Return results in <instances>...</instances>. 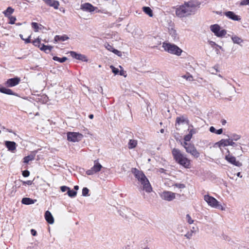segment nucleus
<instances>
[{
	"label": "nucleus",
	"mask_w": 249,
	"mask_h": 249,
	"mask_svg": "<svg viewBox=\"0 0 249 249\" xmlns=\"http://www.w3.org/2000/svg\"><path fill=\"white\" fill-rule=\"evenodd\" d=\"M132 172L137 178L138 183L141 189L147 193H150L152 191V188L148 179L142 171L137 168H133Z\"/></svg>",
	"instance_id": "nucleus-1"
},
{
	"label": "nucleus",
	"mask_w": 249,
	"mask_h": 249,
	"mask_svg": "<svg viewBox=\"0 0 249 249\" xmlns=\"http://www.w3.org/2000/svg\"><path fill=\"white\" fill-rule=\"evenodd\" d=\"M172 153L175 161L185 168H190L191 161L186 158L181 151L176 148L172 150Z\"/></svg>",
	"instance_id": "nucleus-2"
},
{
	"label": "nucleus",
	"mask_w": 249,
	"mask_h": 249,
	"mask_svg": "<svg viewBox=\"0 0 249 249\" xmlns=\"http://www.w3.org/2000/svg\"><path fill=\"white\" fill-rule=\"evenodd\" d=\"M164 50L169 53L177 56H180L182 53V50L178 46L169 42H164L162 45Z\"/></svg>",
	"instance_id": "nucleus-3"
},
{
	"label": "nucleus",
	"mask_w": 249,
	"mask_h": 249,
	"mask_svg": "<svg viewBox=\"0 0 249 249\" xmlns=\"http://www.w3.org/2000/svg\"><path fill=\"white\" fill-rule=\"evenodd\" d=\"M204 200L207 203L209 206L212 208L219 209L222 211H225V209L220 204L215 198L208 195L204 196Z\"/></svg>",
	"instance_id": "nucleus-4"
},
{
	"label": "nucleus",
	"mask_w": 249,
	"mask_h": 249,
	"mask_svg": "<svg viewBox=\"0 0 249 249\" xmlns=\"http://www.w3.org/2000/svg\"><path fill=\"white\" fill-rule=\"evenodd\" d=\"M210 29L214 35L218 37H223L227 34V31L217 24L211 25Z\"/></svg>",
	"instance_id": "nucleus-5"
},
{
	"label": "nucleus",
	"mask_w": 249,
	"mask_h": 249,
	"mask_svg": "<svg viewBox=\"0 0 249 249\" xmlns=\"http://www.w3.org/2000/svg\"><path fill=\"white\" fill-rule=\"evenodd\" d=\"M188 16L194 14L198 9V5L196 2L189 1L184 4Z\"/></svg>",
	"instance_id": "nucleus-6"
},
{
	"label": "nucleus",
	"mask_w": 249,
	"mask_h": 249,
	"mask_svg": "<svg viewBox=\"0 0 249 249\" xmlns=\"http://www.w3.org/2000/svg\"><path fill=\"white\" fill-rule=\"evenodd\" d=\"M243 145L241 142H232L231 144V150L233 154L237 157H240L242 155L243 153V148L242 145Z\"/></svg>",
	"instance_id": "nucleus-7"
},
{
	"label": "nucleus",
	"mask_w": 249,
	"mask_h": 249,
	"mask_svg": "<svg viewBox=\"0 0 249 249\" xmlns=\"http://www.w3.org/2000/svg\"><path fill=\"white\" fill-rule=\"evenodd\" d=\"M103 168L102 165L98 162V160H95L94 161V165L90 169L86 171V174L88 175H92L96 174L101 170Z\"/></svg>",
	"instance_id": "nucleus-8"
},
{
	"label": "nucleus",
	"mask_w": 249,
	"mask_h": 249,
	"mask_svg": "<svg viewBox=\"0 0 249 249\" xmlns=\"http://www.w3.org/2000/svg\"><path fill=\"white\" fill-rule=\"evenodd\" d=\"M160 197L164 200L171 201L176 198V194L171 191H164L160 194Z\"/></svg>",
	"instance_id": "nucleus-9"
},
{
	"label": "nucleus",
	"mask_w": 249,
	"mask_h": 249,
	"mask_svg": "<svg viewBox=\"0 0 249 249\" xmlns=\"http://www.w3.org/2000/svg\"><path fill=\"white\" fill-rule=\"evenodd\" d=\"M83 138V135L77 132H69L67 133V139L72 142H78Z\"/></svg>",
	"instance_id": "nucleus-10"
},
{
	"label": "nucleus",
	"mask_w": 249,
	"mask_h": 249,
	"mask_svg": "<svg viewBox=\"0 0 249 249\" xmlns=\"http://www.w3.org/2000/svg\"><path fill=\"white\" fill-rule=\"evenodd\" d=\"M228 154L227 155L225 158V160L227 161L238 167H240L242 166V163H241L239 161H237L236 160L235 157H234L231 154L229 151H228Z\"/></svg>",
	"instance_id": "nucleus-11"
},
{
	"label": "nucleus",
	"mask_w": 249,
	"mask_h": 249,
	"mask_svg": "<svg viewBox=\"0 0 249 249\" xmlns=\"http://www.w3.org/2000/svg\"><path fill=\"white\" fill-rule=\"evenodd\" d=\"M176 14L177 16L179 18H183L188 16L186 8L183 5L178 7L176 10Z\"/></svg>",
	"instance_id": "nucleus-12"
},
{
	"label": "nucleus",
	"mask_w": 249,
	"mask_h": 249,
	"mask_svg": "<svg viewBox=\"0 0 249 249\" xmlns=\"http://www.w3.org/2000/svg\"><path fill=\"white\" fill-rule=\"evenodd\" d=\"M80 9L83 11L92 12L97 9V8L93 6L91 4L87 2L82 4L80 6Z\"/></svg>",
	"instance_id": "nucleus-13"
},
{
	"label": "nucleus",
	"mask_w": 249,
	"mask_h": 249,
	"mask_svg": "<svg viewBox=\"0 0 249 249\" xmlns=\"http://www.w3.org/2000/svg\"><path fill=\"white\" fill-rule=\"evenodd\" d=\"M186 151L195 158H198L200 156V153L193 144L188 146Z\"/></svg>",
	"instance_id": "nucleus-14"
},
{
	"label": "nucleus",
	"mask_w": 249,
	"mask_h": 249,
	"mask_svg": "<svg viewBox=\"0 0 249 249\" xmlns=\"http://www.w3.org/2000/svg\"><path fill=\"white\" fill-rule=\"evenodd\" d=\"M20 81V79L18 77H15L9 79L5 83V85L8 87H13L18 85Z\"/></svg>",
	"instance_id": "nucleus-15"
},
{
	"label": "nucleus",
	"mask_w": 249,
	"mask_h": 249,
	"mask_svg": "<svg viewBox=\"0 0 249 249\" xmlns=\"http://www.w3.org/2000/svg\"><path fill=\"white\" fill-rule=\"evenodd\" d=\"M71 55L74 58L77 60H81L83 61L87 62L88 61V59H87L86 56L85 55L80 54V53H77L75 52H71L70 53Z\"/></svg>",
	"instance_id": "nucleus-16"
},
{
	"label": "nucleus",
	"mask_w": 249,
	"mask_h": 249,
	"mask_svg": "<svg viewBox=\"0 0 249 249\" xmlns=\"http://www.w3.org/2000/svg\"><path fill=\"white\" fill-rule=\"evenodd\" d=\"M225 15L228 18L234 21H239L241 19V18L239 16L236 15L234 12L231 11L225 12Z\"/></svg>",
	"instance_id": "nucleus-17"
},
{
	"label": "nucleus",
	"mask_w": 249,
	"mask_h": 249,
	"mask_svg": "<svg viewBox=\"0 0 249 249\" xmlns=\"http://www.w3.org/2000/svg\"><path fill=\"white\" fill-rule=\"evenodd\" d=\"M5 145L9 151L14 152L16 149L17 144L14 142L6 141L5 142Z\"/></svg>",
	"instance_id": "nucleus-18"
},
{
	"label": "nucleus",
	"mask_w": 249,
	"mask_h": 249,
	"mask_svg": "<svg viewBox=\"0 0 249 249\" xmlns=\"http://www.w3.org/2000/svg\"><path fill=\"white\" fill-rule=\"evenodd\" d=\"M232 141L228 139H222L218 142H216L215 144L217 145L218 147H225L227 146H231Z\"/></svg>",
	"instance_id": "nucleus-19"
},
{
	"label": "nucleus",
	"mask_w": 249,
	"mask_h": 249,
	"mask_svg": "<svg viewBox=\"0 0 249 249\" xmlns=\"http://www.w3.org/2000/svg\"><path fill=\"white\" fill-rule=\"evenodd\" d=\"M44 2L50 6L53 7L55 9H58L59 2L54 0H43Z\"/></svg>",
	"instance_id": "nucleus-20"
},
{
	"label": "nucleus",
	"mask_w": 249,
	"mask_h": 249,
	"mask_svg": "<svg viewBox=\"0 0 249 249\" xmlns=\"http://www.w3.org/2000/svg\"><path fill=\"white\" fill-rule=\"evenodd\" d=\"M45 218L46 220L51 224H52L54 223V219L53 217L49 211H47L45 213Z\"/></svg>",
	"instance_id": "nucleus-21"
},
{
	"label": "nucleus",
	"mask_w": 249,
	"mask_h": 249,
	"mask_svg": "<svg viewBox=\"0 0 249 249\" xmlns=\"http://www.w3.org/2000/svg\"><path fill=\"white\" fill-rule=\"evenodd\" d=\"M36 199H32L29 197H24L22 199L21 203L25 205H30L35 203Z\"/></svg>",
	"instance_id": "nucleus-22"
},
{
	"label": "nucleus",
	"mask_w": 249,
	"mask_h": 249,
	"mask_svg": "<svg viewBox=\"0 0 249 249\" xmlns=\"http://www.w3.org/2000/svg\"><path fill=\"white\" fill-rule=\"evenodd\" d=\"M0 92L8 95H15V93L11 89H6L2 86L1 85H0Z\"/></svg>",
	"instance_id": "nucleus-23"
},
{
	"label": "nucleus",
	"mask_w": 249,
	"mask_h": 249,
	"mask_svg": "<svg viewBox=\"0 0 249 249\" xmlns=\"http://www.w3.org/2000/svg\"><path fill=\"white\" fill-rule=\"evenodd\" d=\"M36 156V153L32 152L30 155H28L23 159V162L25 163H28L30 161L34 160Z\"/></svg>",
	"instance_id": "nucleus-24"
},
{
	"label": "nucleus",
	"mask_w": 249,
	"mask_h": 249,
	"mask_svg": "<svg viewBox=\"0 0 249 249\" xmlns=\"http://www.w3.org/2000/svg\"><path fill=\"white\" fill-rule=\"evenodd\" d=\"M14 9L11 7H8L6 10L4 11L2 13L5 17L8 18L11 16V15L14 13Z\"/></svg>",
	"instance_id": "nucleus-25"
},
{
	"label": "nucleus",
	"mask_w": 249,
	"mask_h": 249,
	"mask_svg": "<svg viewBox=\"0 0 249 249\" xmlns=\"http://www.w3.org/2000/svg\"><path fill=\"white\" fill-rule=\"evenodd\" d=\"M241 138V136L236 133H232L231 135V138H229L230 140L232 142H236L240 140Z\"/></svg>",
	"instance_id": "nucleus-26"
},
{
	"label": "nucleus",
	"mask_w": 249,
	"mask_h": 249,
	"mask_svg": "<svg viewBox=\"0 0 249 249\" xmlns=\"http://www.w3.org/2000/svg\"><path fill=\"white\" fill-rule=\"evenodd\" d=\"M169 34L174 40H175L178 38V35L176 30L173 28H171V29L169 30Z\"/></svg>",
	"instance_id": "nucleus-27"
},
{
	"label": "nucleus",
	"mask_w": 249,
	"mask_h": 249,
	"mask_svg": "<svg viewBox=\"0 0 249 249\" xmlns=\"http://www.w3.org/2000/svg\"><path fill=\"white\" fill-rule=\"evenodd\" d=\"M142 10L143 11L150 17L153 16V11L150 7L144 6L142 7Z\"/></svg>",
	"instance_id": "nucleus-28"
},
{
	"label": "nucleus",
	"mask_w": 249,
	"mask_h": 249,
	"mask_svg": "<svg viewBox=\"0 0 249 249\" xmlns=\"http://www.w3.org/2000/svg\"><path fill=\"white\" fill-rule=\"evenodd\" d=\"M53 49V47L51 46H47L44 44L41 45V46L40 47V49L41 51H44L46 53H49L51 52L52 49Z\"/></svg>",
	"instance_id": "nucleus-29"
},
{
	"label": "nucleus",
	"mask_w": 249,
	"mask_h": 249,
	"mask_svg": "<svg viewBox=\"0 0 249 249\" xmlns=\"http://www.w3.org/2000/svg\"><path fill=\"white\" fill-rule=\"evenodd\" d=\"M69 39V37L67 36L66 35H63L62 36H56L54 37V40L55 41L57 42L58 41L61 40V41H65Z\"/></svg>",
	"instance_id": "nucleus-30"
},
{
	"label": "nucleus",
	"mask_w": 249,
	"mask_h": 249,
	"mask_svg": "<svg viewBox=\"0 0 249 249\" xmlns=\"http://www.w3.org/2000/svg\"><path fill=\"white\" fill-rule=\"evenodd\" d=\"M137 145V141L135 140H130L128 143V147L129 149L135 148Z\"/></svg>",
	"instance_id": "nucleus-31"
},
{
	"label": "nucleus",
	"mask_w": 249,
	"mask_h": 249,
	"mask_svg": "<svg viewBox=\"0 0 249 249\" xmlns=\"http://www.w3.org/2000/svg\"><path fill=\"white\" fill-rule=\"evenodd\" d=\"M209 130L211 132L215 133L217 135H220L223 133V129L220 128L216 130L213 126H211Z\"/></svg>",
	"instance_id": "nucleus-32"
},
{
	"label": "nucleus",
	"mask_w": 249,
	"mask_h": 249,
	"mask_svg": "<svg viewBox=\"0 0 249 249\" xmlns=\"http://www.w3.org/2000/svg\"><path fill=\"white\" fill-rule=\"evenodd\" d=\"M186 122L187 123H188V121L186 120V118H185L183 117H178L176 119V125L177 124L179 125L180 124H183Z\"/></svg>",
	"instance_id": "nucleus-33"
},
{
	"label": "nucleus",
	"mask_w": 249,
	"mask_h": 249,
	"mask_svg": "<svg viewBox=\"0 0 249 249\" xmlns=\"http://www.w3.org/2000/svg\"><path fill=\"white\" fill-rule=\"evenodd\" d=\"M231 39L234 43L238 44H239L243 41L242 39L241 38H240L236 36H232L231 37Z\"/></svg>",
	"instance_id": "nucleus-34"
},
{
	"label": "nucleus",
	"mask_w": 249,
	"mask_h": 249,
	"mask_svg": "<svg viewBox=\"0 0 249 249\" xmlns=\"http://www.w3.org/2000/svg\"><path fill=\"white\" fill-rule=\"evenodd\" d=\"M181 77L189 81H192L194 80L193 76L189 73L183 75L181 76Z\"/></svg>",
	"instance_id": "nucleus-35"
},
{
	"label": "nucleus",
	"mask_w": 249,
	"mask_h": 249,
	"mask_svg": "<svg viewBox=\"0 0 249 249\" xmlns=\"http://www.w3.org/2000/svg\"><path fill=\"white\" fill-rule=\"evenodd\" d=\"M67 194L70 197H73L76 196L77 192L73 190H71L70 188H69L68 190Z\"/></svg>",
	"instance_id": "nucleus-36"
},
{
	"label": "nucleus",
	"mask_w": 249,
	"mask_h": 249,
	"mask_svg": "<svg viewBox=\"0 0 249 249\" xmlns=\"http://www.w3.org/2000/svg\"><path fill=\"white\" fill-rule=\"evenodd\" d=\"M53 59L55 61H57L59 62L63 63V62H65L67 59V58L66 57H63L62 58H59L57 56H54L53 57Z\"/></svg>",
	"instance_id": "nucleus-37"
},
{
	"label": "nucleus",
	"mask_w": 249,
	"mask_h": 249,
	"mask_svg": "<svg viewBox=\"0 0 249 249\" xmlns=\"http://www.w3.org/2000/svg\"><path fill=\"white\" fill-rule=\"evenodd\" d=\"M33 44L40 48L41 45V39L38 37L33 42Z\"/></svg>",
	"instance_id": "nucleus-38"
},
{
	"label": "nucleus",
	"mask_w": 249,
	"mask_h": 249,
	"mask_svg": "<svg viewBox=\"0 0 249 249\" xmlns=\"http://www.w3.org/2000/svg\"><path fill=\"white\" fill-rule=\"evenodd\" d=\"M8 18L9 19V21L8 23L10 24H14L15 23V21L17 20L16 18L15 17H14V16H12L8 17Z\"/></svg>",
	"instance_id": "nucleus-39"
},
{
	"label": "nucleus",
	"mask_w": 249,
	"mask_h": 249,
	"mask_svg": "<svg viewBox=\"0 0 249 249\" xmlns=\"http://www.w3.org/2000/svg\"><path fill=\"white\" fill-rule=\"evenodd\" d=\"M186 220L190 224H191L194 222V220L192 219L191 216L189 214H187L186 215Z\"/></svg>",
	"instance_id": "nucleus-40"
},
{
	"label": "nucleus",
	"mask_w": 249,
	"mask_h": 249,
	"mask_svg": "<svg viewBox=\"0 0 249 249\" xmlns=\"http://www.w3.org/2000/svg\"><path fill=\"white\" fill-rule=\"evenodd\" d=\"M32 27L34 29L35 32H38L39 30V25L36 22L32 23Z\"/></svg>",
	"instance_id": "nucleus-41"
},
{
	"label": "nucleus",
	"mask_w": 249,
	"mask_h": 249,
	"mask_svg": "<svg viewBox=\"0 0 249 249\" xmlns=\"http://www.w3.org/2000/svg\"><path fill=\"white\" fill-rule=\"evenodd\" d=\"M89 190L87 188L85 187L82 190V195L85 196H89Z\"/></svg>",
	"instance_id": "nucleus-42"
},
{
	"label": "nucleus",
	"mask_w": 249,
	"mask_h": 249,
	"mask_svg": "<svg viewBox=\"0 0 249 249\" xmlns=\"http://www.w3.org/2000/svg\"><path fill=\"white\" fill-rule=\"evenodd\" d=\"M192 136H191V135H190L189 134L185 135L184 136V140L186 142H189L190 141V140L192 138Z\"/></svg>",
	"instance_id": "nucleus-43"
},
{
	"label": "nucleus",
	"mask_w": 249,
	"mask_h": 249,
	"mask_svg": "<svg viewBox=\"0 0 249 249\" xmlns=\"http://www.w3.org/2000/svg\"><path fill=\"white\" fill-rule=\"evenodd\" d=\"M105 46H106V48L107 50H108L110 52H113V49H114L111 45L108 44H107Z\"/></svg>",
	"instance_id": "nucleus-44"
},
{
	"label": "nucleus",
	"mask_w": 249,
	"mask_h": 249,
	"mask_svg": "<svg viewBox=\"0 0 249 249\" xmlns=\"http://www.w3.org/2000/svg\"><path fill=\"white\" fill-rule=\"evenodd\" d=\"M113 53H114L115 54L119 56H121L122 55V53L118 51V50H116V49H113V52H112Z\"/></svg>",
	"instance_id": "nucleus-45"
},
{
	"label": "nucleus",
	"mask_w": 249,
	"mask_h": 249,
	"mask_svg": "<svg viewBox=\"0 0 249 249\" xmlns=\"http://www.w3.org/2000/svg\"><path fill=\"white\" fill-rule=\"evenodd\" d=\"M192 144L187 143V142L185 141L183 143H182V146L184 147L185 150H186V148H188V146L191 145Z\"/></svg>",
	"instance_id": "nucleus-46"
},
{
	"label": "nucleus",
	"mask_w": 249,
	"mask_h": 249,
	"mask_svg": "<svg viewBox=\"0 0 249 249\" xmlns=\"http://www.w3.org/2000/svg\"><path fill=\"white\" fill-rule=\"evenodd\" d=\"M110 68L112 70V72L115 74H117L119 72V70L118 69L115 68L113 66H111Z\"/></svg>",
	"instance_id": "nucleus-47"
},
{
	"label": "nucleus",
	"mask_w": 249,
	"mask_h": 249,
	"mask_svg": "<svg viewBox=\"0 0 249 249\" xmlns=\"http://www.w3.org/2000/svg\"><path fill=\"white\" fill-rule=\"evenodd\" d=\"M22 175L24 177H27L30 175V172L28 170H25L22 172Z\"/></svg>",
	"instance_id": "nucleus-48"
},
{
	"label": "nucleus",
	"mask_w": 249,
	"mask_h": 249,
	"mask_svg": "<svg viewBox=\"0 0 249 249\" xmlns=\"http://www.w3.org/2000/svg\"><path fill=\"white\" fill-rule=\"evenodd\" d=\"M197 131L195 129H191L189 130V134L192 137L193 134H195L196 133Z\"/></svg>",
	"instance_id": "nucleus-49"
},
{
	"label": "nucleus",
	"mask_w": 249,
	"mask_h": 249,
	"mask_svg": "<svg viewBox=\"0 0 249 249\" xmlns=\"http://www.w3.org/2000/svg\"><path fill=\"white\" fill-rule=\"evenodd\" d=\"M69 187H67L66 186H62L60 187V189H61V191L62 192H64L66 191H68V189H69Z\"/></svg>",
	"instance_id": "nucleus-50"
},
{
	"label": "nucleus",
	"mask_w": 249,
	"mask_h": 249,
	"mask_svg": "<svg viewBox=\"0 0 249 249\" xmlns=\"http://www.w3.org/2000/svg\"><path fill=\"white\" fill-rule=\"evenodd\" d=\"M174 186L178 188H184L185 187V185L183 184L179 183V184H175Z\"/></svg>",
	"instance_id": "nucleus-51"
},
{
	"label": "nucleus",
	"mask_w": 249,
	"mask_h": 249,
	"mask_svg": "<svg viewBox=\"0 0 249 249\" xmlns=\"http://www.w3.org/2000/svg\"><path fill=\"white\" fill-rule=\"evenodd\" d=\"M240 5H249L248 0H243L241 1V2H240Z\"/></svg>",
	"instance_id": "nucleus-52"
},
{
	"label": "nucleus",
	"mask_w": 249,
	"mask_h": 249,
	"mask_svg": "<svg viewBox=\"0 0 249 249\" xmlns=\"http://www.w3.org/2000/svg\"><path fill=\"white\" fill-rule=\"evenodd\" d=\"M208 43H209V44L210 46H211L212 47H213L214 46H216L217 45L216 43L215 42H214V41H209Z\"/></svg>",
	"instance_id": "nucleus-53"
},
{
	"label": "nucleus",
	"mask_w": 249,
	"mask_h": 249,
	"mask_svg": "<svg viewBox=\"0 0 249 249\" xmlns=\"http://www.w3.org/2000/svg\"><path fill=\"white\" fill-rule=\"evenodd\" d=\"M31 37V36L30 35L27 38L24 39L25 43H29L31 42V39H30Z\"/></svg>",
	"instance_id": "nucleus-54"
},
{
	"label": "nucleus",
	"mask_w": 249,
	"mask_h": 249,
	"mask_svg": "<svg viewBox=\"0 0 249 249\" xmlns=\"http://www.w3.org/2000/svg\"><path fill=\"white\" fill-rule=\"evenodd\" d=\"M23 183L25 184H28L30 185L32 184V181L31 180H27L26 181H23Z\"/></svg>",
	"instance_id": "nucleus-55"
},
{
	"label": "nucleus",
	"mask_w": 249,
	"mask_h": 249,
	"mask_svg": "<svg viewBox=\"0 0 249 249\" xmlns=\"http://www.w3.org/2000/svg\"><path fill=\"white\" fill-rule=\"evenodd\" d=\"M192 234H184V236L187 239H190L192 237Z\"/></svg>",
	"instance_id": "nucleus-56"
},
{
	"label": "nucleus",
	"mask_w": 249,
	"mask_h": 249,
	"mask_svg": "<svg viewBox=\"0 0 249 249\" xmlns=\"http://www.w3.org/2000/svg\"><path fill=\"white\" fill-rule=\"evenodd\" d=\"M221 123H222V125H224L226 123V121L225 120H223L221 121Z\"/></svg>",
	"instance_id": "nucleus-57"
},
{
	"label": "nucleus",
	"mask_w": 249,
	"mask_h": 249,
	"mask_svg": "<svg viewBox=\"0 0 249 249\" xmlns=\"http://www.w3.org/2000/svg\"><path fill=\"white\" fill-rule=\"evenodd\" d=\"M120 74L121 75H124V71H121L120 72Z\"/></svg>",
	"instance_id": "nucleus-58"
},
{
	"label": "nucleus",
	"mask_w": 249,
	"mask_h": 249,
	"mask_svg": "<svg viewBox=\"0 0 249 249\" xmlns=\"http://www.w3.org/2000/svg\"><path fill=\"white\" fill-rule=\"evenodd\" d=\"M89 118L90 119H92L93 118V114H90L89 115Z\"/></svg>",
	"instance_id": "nucleus-59"
},
{
	"label": "nucleus",
	"mask_w": 249,
	"mask_h": 249,
	"mask_svg": "<svg viewBox=\"0 0 249 249\" xmlns=\"http://www.w3.org/2000/svg\"><path fill=\"white\" fill-rule=\"evenodd\" d=\"M31 231L32 233H36V231L35 230L32 229L31 230Z\"/></svg>",
	"instance_id": "nucleus-60"
},
{
	"label": "nucleus",
	"mask_w": 249,
	"mask_h": 249,
	"mask_svg": "<svg viewBox=\"0 0 249 249\" xmlns=\"http://www.w3.org/2000/svg\"><path fill=\"white\" fill-rule=\"evenodd\" d=\"M164 170L163 169V168H161L159 170V171L160 172V173H163L164 172Z\"/></svg>",
	"instance_id": "nucleus-61"
},
{
	"label": "nucleus",
	"mask_w": 249,
	"mask_h": 249,
	"mask_svg": "<svg viewBox=\"0 0 249 249\" xmlns=\"http://www.w3.org/2000/svg\"><path fill=\"white\" fill-rule=\"evenodd\" d=\"M74 189L75 190H77L79 189V187H78V186L76 185V186H75L74 187Z\"/></svg>",
	"instance_id": "nucleus-62"
},
{
	"label": "nucleus",
	"mask_w": 249,
	"mask_h": 249,
	"mask_svg": "<svg viewBox=\"0 0 249 249\" xmlns=\"http://www.w3.org/2000/svg\"><path fill=\"white\" fill-rule=\"evenodd\" d=\"M6 239H5L4 238V236H3V238H0V241H2L3 240H5Z\"/></svg>",
	"instance_id": "nucleus-63"
},
{
	"label": "nucleus",
	"mask_w": 249,
	"mask_h": 249,
	"mask_svg": "<svg viewBox=\"0 0 249 249\" xmlns=\"http://www.w3.org/2000/svg\"><path fill=\"white\" fill-rule=\"evenodd\" d=\"M19 36L20 37V38H21V39L23 40L24 39V38L23 37V36L22 35H19Z\"/></svg>",
	"instance_id": "nucleus-64"
}]
</instances>
